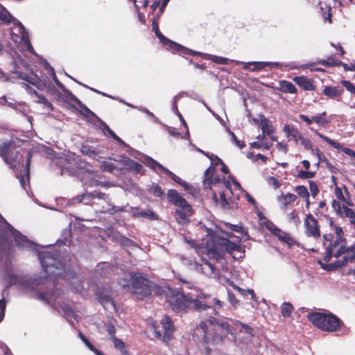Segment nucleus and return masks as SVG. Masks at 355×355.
<instances>
[{
    "mask_svg": "<svg viewBox=\"0 0 355 355\" xmlns=\"http://www.w3.org/2000/svg\"><path fill=\"white\" fill-rule=\"evenodd\" d=\"M207 232V239L206 244L203 242L200 245H196V252L200 255L203 264L194 263V269L209 277L217 278L222 282L221 277H218V272L214 265L206 260L205 256L209 259L220 261L224 259L225 253L230 254L234 259L241 258L243 251L241 247L230 241L227 238L233 236L232 232H225L222 228L214 226L207 227L204 226Z\"/></svg>",
    "mask_w": 355,
    "mask_h": 355,
    "instance_id": "1",
    "label": "nucleus"
},
{
    "mask_svg": "<svg viewBox=\"0 0 355 355\" xmlns=\"http://www.w3.org/2000/svg\"><path fill=\"white\" fill-rule=\"evenodd\" d=\"M336 235H324V245L326 247V255L324 260L329 261L332 257L336 259L342 257V259L337 260L331 263H323L319 261L321 267L327 270H334L344 265L349 261H352L355 257V246L350 248H346L345 240L343 238V231L341 227H336Z\"/></svg>",
    "mask_w": 355,
    "mask_h": 355,
    "instance_id": "2",
    "label": "nucleus"
},
{
    "mask_svg": "<svg viewBox=\"0 0 355 355\" xmlns=\"http://www.w3.org/2000/svg\"><path fill=\"white\" fill-rule=\"evenodd\" d=\"M202 298H206L205 294L196 288L187 294L177 293L167 295V301L175 311H185L187 308L193 306L198 311H203L208 309L215 312L207 301L201 300Z\"/></svg>",
    "mask_w": 355,
    "mask_h": 355,
    "instance_id": "3",
    "label": "nucleus"
},
{
    "mask_svg": "<svg viewBox=\"0 0 355 355\" xmlns=\"http://www.w3.org/2000/svg\"><path fill=\"white\" fill-rule=\"evenodd\" d=\"M119 284L123 287H130L131 291L139 299L152 295L153 292L157 295H162L164 292L161 288L153 284L141 274L124 272L123 277L119 279Z\"/></svg>",
    "mask_w": 355,
    "mask_h": 355,
    "instance_id": "4",
    "label": "nucleus"
},
{
    "mask_svg": "<svg viewBox=\"0 0 355 355\" xmlns=\"http://www.w3.org/2000/svg\"><path fill=\"white\" fill-rule=\"evenodd\" d=\"M167 197L168 201L176 207L177 221L180 224L189 223V218L193 214V210L188 202L173 189L168 190Z\"/></svg>",
    "mask_w": 355,
    "mask_h": 355,
    "instance_id": "5",
    "label": "nucleus"
},
{
    "mask_svg": "<svg viewBox=\"0 0 355 355\" xmlns=\"http://www.w3.org/2000/svg\"><path fill=\"white\" fill-rule=\"evenodd\" d=\"M38 257L42 268L50 277V279H48L46 282L48 286H54V279L51 280V279H53V277L61 276V270L62 268H60L57 264L60 266L62 264L60 263L59 260H57L55 254L52 252H40Z\"/></svg>",
    "mask_w": 355,
    "mask_h": 355,
    "instance_id": "6",
    "label": "nucleus"
},
{
    "mask_svg": "<svg viewBox=\"0 0 355 355\" xmlns=\"http://www.w3.org/2000/svg\"><path fill=\"white\" fill-rule=\"evenodd\" d=\"M308 319L319 329L327 331H335L340 327L338 318L331 314L315 312L308 315Z\"/></svg>",
    "mask_w": 355,
    "mask_h": 355,
    "instance_id": "7",
    "label": "nucleus"
},
{
    "mask_svg": "<svg viewBox=\"0 0 355 355\" xmlns=\"http://www.w3.org/2000/svg\"><path fill=\"white\" fill-rule=\"evenodd\" d=\"M13 26L10 28L11 39L15 43L23 44L24 47L31 53H35L33 48L28 40L24 26L17 19L14 20Z\"/></svg>",
    "mask_w": 355,
    "mask_h": 355,
    "instance_id": "8",
    "label": "nucleus"
},
{
    "mask_svg": "<svg viewBox=\"0 0 355 355\" xmlns=\"http://www.w3.org/2000/svg\"><path fill=\"white\" fill-rule=\"evenodd\" d=\"M160 324L162 325V329H159L155 322L151 323V327L154 331L155 336L163 342H168L172 338L173 332V323L171 319L168 316H166Z\"/></svg>",
    "mask_w": 355,
    "mask_h": 355,
    "instance_id": "9",
    "label": "nucleus"
},
{
    "mask_svg": "<svg viewBox=\"0 0 355 355\" xmlns=\"http://www.w3.org/2000/svg\"><path fill=\"white\" fill-rule=\"evenodd\" d=\"M158 18L155 17L153 20V31L155 32L157 37L159 39L160 42L168 49L174 52H178L180 54L187 53L189 52V49L185 48L173 41L169 40L166 37H165L158 28Z\"/></svg>",
    "mask_w": 355,
    "mask_h": 355,
    "instance_id": "10",
    "label": "nucleus"
},
{
    "mask_svg": "<svg viewBox=\"0 0 355 355\" xmlns=\"http://www.w3.org/2000/svg\"><path fill=\"white\" fill-rule=\"evenodd\" d=\"M218 325L223 329L226 330L227 332L233 335V329L231 328L230 324L226 321L218 322L215 318L210 317L207 320L200 323L197 327V331H202L204 334V339L206 343H208L211 339L209 326Z\"/></svg>",
    "mask_w": 355,
    "mask_h": 355,
    "instance_id": "11",
    "label": "nucleus"
},
{
    "mask_svg": "<svg viewBox=\"0 0 355 355\" xmlns=\"http://www.w3.org/2000/svg\"><path fill=\"white\" fill-rule=\"evenodd\" d=\"M0 156L12 168H15L20 162L19 155L17 154L14 155L12 151V141H6L0 145Z\"/></svg>",
    "mask_w": 355,
    "mask_h": 355,
    "instance_id": "12",
    "label": "nucleus"
},
{
    "mask_svg": "<svg viewBox=\"0 0 355 355\" xmlns=\"http://www.w3.org/2000/svg\"><path fill=\"white\" fill-rule=\"evenodd\" d=\"M304 234L308 238L318 240L321 237L320 226L315 218L311 214L304 220Z\"/></svg>",
    "mask_w": 355,
    "mask_h": 355,
    "instance_id": "13",
    "label": "nucleus"
},
{
    "mask_svg": "<svg viewBox=\"0 0 355 355\" xmlns=\"http://www.w3.org/2000/svg\"><path fill=\"white\" fill-rule=\"evenodd\" d=\"M6 234L8 236H12L16 242L17 245L21 248H28L33 249L35 244L30 241L26 236L22 235L17 230H15L8 223H6Z\"/></svg>",
    "mask_w": 355,
    "mask_h": 355,
    "instance_id": "14",
    "label": "nucleus"
},
{
    "mask_svg": "<svg viewBox=\"0 0 355 355\" xmlns=\"http://www.w3.org/2000/svg\"><path fill=\"white\" fill-rule=\"evenodd\" d=\"M214 167L210 166L207 168L205 173V179H204V184L205 186H211L215 185L216 184H222L224 187L227 191H229L230 193H232V189L231 187V184L228 181L223 180L220 181V178L218 177H215L214 179L212 178L213 173L214 171Z\"/></svg>",
    "mask_w": 355,
    "mask_h": 355,
    "instance_id": "15",
    "label": "nucleus"
},
{
    "mask_svg": "<svg viewBox=\"0 0 355 355\" xmlns=\"http://www.w3.org/2000/svg\"><path fill=\"white\" fill-rule=\"evenodd\" d=\"M266 227L281 241L287 243L288 245H293L295 243V240L289 235V234L281 230L272 223L270 221L266 222Z\"/></svg>",
    "mask_w": 355,
    "mask_h": 355,
    "instance_id": "16",
    "label": "nucleus"
},
{
    "mask_svg": "<svg viewBox=\"0 0 355 355\" xmlns=\"http://www.w3.org/2000/svg\"><path fill=\"white\" fill-rule=\"evenodd\" d=\"M61 292L60 291L56 290L46 293H39L38 298L41 300H44L49 304L52 306L56 307L58 305L60 306L61 301Z\"/></svg>",
    "mask_w": 355,
    "mask_h": 355,
    "instance_id": "17",
    "label": "nucleus"
},
{
    "mask_svg": "<svg viewBox=\"0 0 355 355\" xmlns=\"http://www.w3.org/2000/svg\"><path fill=\"white\" fill-rule=\"evenodd\" d=\"M311 130L313 131L316 135H318L322 140L325 141L327 143H328L329 145H331L334 148L341 150L342 151H343L345 154L348 155L349 156L355 157V152L353 150L348 148L342 147L340 144H339L338 142H337L333 139H331L330 138H329L328 137H327L325 135H323L322 134L319 132L318 130H313L312 128H311Z\"/></svg>",
    "mask_w": 355,
    "mask_h": 355,
    "instance_id": "18",
    "label": "nucleus"
},
{
    "mask_svg": "<svg viewBox=\"0 0 355 355\" xmlns=\"http://www.w3.org/2000/svg\"><path fill=\"white\" fill-rule=\"evenodd\" d=\"M182 55H200L204 59L209 60L216 63L220 64H227L229 61V60L227 58H225L223 57L210 55V54H207V53H202L200 52L192 51L191 49H189V52L187 53H183Z\"/></svg>",
    "mask_w": 355,
    "mask_h": 355,
    "instance_id": "19",
    "label": "nucleus"
},
{
    "mask_svg": "<svg viewBox=\"0 0 355 355\" xmlns=\"http://www.w3.org/2000/svg\"><path fill=\"white\" fill-rule=\"evenodd\" d=\"M82 181L89 186L101 185V182L98 181L96 178V173L89 168H86L85 174H83Z\"/></svg>",
    "mask_w": 355,
    "mask_h": 355,
    "instance_id": "20",
    "label": "nucleus"
},
{
    "mask_svg": "<svg viewBox=\"0 0 355 355\" xmlns=\"http://www.w3.org/2000/svg\"><path fill=\"white\" fill-rule=\"evenodd\" d=\"M284 132L288 141L294 140L295 142H298V139L302 136L297 128L289 125H284Z\"/></svg>",
    "mask_w": 355,
    "mask_h": 355,
    "instance_id": "21",
    "label": "nucleus"
},
{
    "mask_svg": "<svg viewBox=\"0 0 355 355\" xmlns=\"http://www.w3.org/2000/svg\"><path fill=\"white\" fill-rule=\"evenodd\" d=\"M260 118V127L263 135H271L274 132V128L271 122L267 119L262 114H259Z\"/></svg>",
    "mask_w": 355,
    "mask_h": 355,
    "instance_id": "22",
    "label": "nucleus"
},
{
    "mask_svg": "<svg viewBox=\"0 0 355 355\" xmlns=\"http://www.w3.org/2000/svg\"><path fill=\"white\" fill-rule=\"evenodd\" d=\"M297 198V196L291 193L286 194H281L277 196V199L281 205L282 209H286L287 206L293 202Z\"/></svg>",
    "mask_w": 355,
    "mask_h": 355,
    "instance_id": "23",
    "label": "nucleus"
},
{
    "mask_svg": "<svg viewBox=\"0 0 355 355\" xmlns=\"http://www.w3.org/2000/svg\"><path fill=\"white\" fill-rule=\"evenodd\" d=\"M323 94L331 98L339 97L343 93V89L338 87L326 86L323 89Z\"/></svg>",
    "mask_w": 355,
    "mask_h": 355,
    "instance_id": "24",
    "label": "nucleus"
},
{
    "mask_svg": "<svg viewBox=\"0 0 355 355\" xmlns=\"http://www.w3.org/2000/svg\"><path fill=\"white\" fill-rule=\"evenodd\" d=\"M293 80L297 85L304 89L305 90L314 89V85L312 81L304 76H297L294 78Z\"/></svg>",
    "mask_w": 355,
    "mask_h": 355,
    "instance_id": "25",
    "label": "nucleus"
},
{
    "mask_svg": "<svg viewBox=\"0 0 355 355\" xmlns=\"http://www.w3.org/2000/svg\"><path fill=\"white\" fill-rule=\"evenodd\" d=\"M252 65H253V68L250 69L251 71H259L263 69L266 67L269 66L271 68L273 67H279L282 66V64L279 62H252Z\"/></svg>",
    "mask_w": 355,
    "mask_h": 355,
    "instance_id": "26",
    "label": "nucleus"
},
{
    "mask_svg": "<svg viewBox=\"0 0 355 355\" xmlns=\"http://www.w3.org/2000/svg\"><path fill=\"white\" fill-rule=\"evenodd\" d=\"M15 19L6 8H0V23L6 24H13Z\"/></svg>",
    "mask_w": 355,
    "mask_h": 355,
    "instance_id": "27",
    "label": "nucleus"
},
{
    "mask_svg": "<svg viewBox=\"0 0 355 355\" xmlns=\"http://www.w3.org/2000/svg\"><path fill=\"white\" fill-rule=\"evenodd\" d=\"M198 150L199 152L202 153V154L205 155L206 156H207L210 159L211 164L213 165L217 166L218 164H220L221 165V171L224 173H227L228 172L227 167L223 164L222 160L220 159H219L217 156H214V155H209V154L205 153L204 151H202L200 149H198Z\"/></svg>",
    "mask_w": 355,
    "mask_h": 355,
    "instance_id": "28",
    "label": "nucleus"
},
{
    "mask_svg": "<svg viewBox=\"0 0 355 355\" xmlns=\"http://www.w3.org/2000/svg\"><path fill=\"white\" fill-rule=\"evenodd\" d=\"M164 173L168 175L174 182H175L176 183H178L180 185H181L182 187H183L184 188V189L189 190L190 189V186L187 182L182 180L180 178L177 176L175 174H174L171 171H170L168 169H167V168L164 169Z\"/></svg>",
    "mask_w": 355,
    "mask_h": 355,
    "instance_id": "29",
    "label": "nucleus"
},
{
    "mask_svg": "<svg viewBox=\"0 0 355 355\" xmlns=\"http://www.w3.org/2000/svg\"><path fill=\"white\" fill-rule=\"evenodd\" d=\"M144 163L148 166L149 168H152L153 170L155 171L156 168H159L164 173V169H166L164 166H162L161 164L157 162L156 160L152 159L151 157H147L146 159V161L144 162Z\"/></svg>",
    "mask_w": 355,
    "mask_h": 355,
    "instance_id": "30",
    "label": "nucleus"
},
{
    "mask_svg": "<svg viewBox=\"0 0 355 355\" xmlns=\"http://www.w3.org/2000/svg\"><path fill=\"white\" fill-rule=\"evenodd\" d=\"M280 86L282 90L284 92H288L290 94H295L297 92V89L292 83L283 80L280 83Z\"/></svg>",
    "mask_w": 355,
    "mask_h": 355,
    "instance_id": "31",
    "label": "nucleus"
},
{
    "mask_svg": "<svg viewBox=\"0 0 355 355\" xmlns=\"http://www.w3.org/2000/svg\"><path fill=\"white\" fill-rule=\"evenodd\" d=\"M226 282L230 283V284L231 286H232L240 293V295H241L243 296H245L248 294H250L251 295L252 300H255V293H254L253 290H252V289H248V290L243 289V288H241L234 285L232 282H230L228 279H226Z\"/></svg>",
    "mask_w": 355,
    "mask_h": 355,
    "instance_id": "32",
    "label": "nucleus"
},
{
    "mask_svg": "<svg viewBox=\"0 0 355 355\" xmlns=\"http://www.w3.org/2000/svg\"><path fill=\"white\" fill-rule=\"evenodd\" d=\"M205 296H206V298H202L201 300L207 301V303L211 305V307L215 310V312H213L211 310L208 309H206L205 311H209L211 313H213L214 315L217 314L216 309L213 308V306H212L213 304L218 305L219 307H222L223 305V302L217 298H214L211 301V300H209L210 297L208 295H205Z\"/></svg>",
    "mask_w": 355,
    "mask_h": 355,
    "instance_id": "33",
    "label": "nucleus"
},
{
    "mask_svg": "<svg viewBox=\"0 0 355 355\" xmlns=\"http://www.w3.org/2000/svg\"><path fill=\"white\" fill-rule=\"evenodd\" d=\"M186 94H187L185 92H181V93L178 94V95H176L175 96H174V98H173V105H172V110L178 116L179 119H182V114L178 109V101L180 98H181Z\"/></svg>",
    "mask_w": 355,
    "mask_h": 355,
    "instance_id": "34",
    "label": "nucleus"
},
{
    "mask_svg": "<svg viewBox=\"0 0 355 355\" xmlns=\"http://www.w3.org/2000/svg\"><path fill=\"white\" fill-rule=\"evenodd\" d=\"M78 336L80 338L83 340L85 345L93 352L95 353L96 355H103L102 352L94 347L93 345L87 340V338L81 333L79 332Z\"/></svg>",
    "mask_w": 355,
    "mask_h": 355,
    "instance_id": "35",
    "label": "nucleus"
},
{
    "mask_svg": "<svg viewBox=\"0 0 355 355\" xmlns=\"http://www.w3.org/2000/svg\"><path fill=\"white\" fill-rule=\"evenodd\" d=\"M125 164L130 168L138 173H141L143 170V166L140 164L130 159L127 158Z\"/></svg>",
    "mask_w": 355,
    "mask_h": 355,
    "instance_id": "36",
    "label": "nucleus"
},
{
    "mask_svg": "<svg viewBox=\"0 0 355 355\" xmlns=\"http://www.w3.org/2000/svg\"><path fill=\"white\" fill-rule=\"evenodd\" d=\"M226 191H223L220 194L219 199H217L216 195L215 193L213 194V198L218 205H219L221 207L225 208L228 205V201L226 198Z\"/></svg>",
    "mask_w": 355,
    "mask_h": 355,
    "instance_id": "37",
    "label": "nucleus"
},
{
    "mask_svg": "<svg viewBox=\"0 0 355 355\" xmlns=\"http://www.w3.org/2000/svg\"><path fill=\"white\" fill-rule=\"evenodd\" d=\"M105 196V193H97V192H94V193H85V194L83 195L81 201L83 202L85 204H87L88 203V200H89L90 199H92V198H103Z\"/></svg>",
    "mask_w": 355,
    "mask_h": 355,
    "instance_id": "38",
    "label": "nucleus"
},
{
    "mask_svg": "<svg viewBox=\"0 0 355 355\" xmlns=\"http://www.w3.org/2000/svg\"><path fill=\"white\" fill-rule=\"evenodd\" d=\"M298 141H300L301 145H302L305 149L311 150V153L314 152L313 145L309 139L302 135L298 139Z\"/></svg>",
    "mask_w": 355,
    "mask_h": 355,
    "instance_id": "39",
    "label": "nucleus"
},
{
    "mask_svg": "<svg viewBox=\"0 0 355 355\" xmlns=\"http://www.w3.org/2000/svg\"><path fill=\"white\" fill-rule=\"evenodd\" d=\"M321 10H324V12L322 14V18L324 21L327 20L329 23H331V8L328 6L327 4H324V7H323V4L322 3H320Z\"/></svg>",
    "mask_w": 355,
    "mask_h": 355,
    "instance_id": "40",
    "label": "nucleus"
},
{
    "mask_svg": "<svg viewBox=\"0 0 355 355\" xmlns=\"http://www.w3.org/2000/svg\"><path fill=\"white\" fill-rule=\"evenodd\" d=\"M293 306L288 302H284L282 304V314L284 317L288 318L291 315Z\"/></svg>",
    "mask_w": 355,
    "mask_h": 355,
    "instance_id": "41",
    "label": "nucleus"
},
{
    "mask_svg": "<svg viewBox=\"0 0 355 355\" xmlns=\"http://www.w3.org/2000/svg\"><path fill=\"white\" fill-rule=\"evenodd\" d=\"M234 324L236 327H240L241 329L240 330L241 332H244L247 334L249 336H252V329L248 324H243L239 321H234Z\"/></svg>",
    "mask_w": 355,
    "mask_h": 355,
    "instance_id": "42",
    "label": "nucleus"
},
{
    "mask_svg": "<svg viewBox=\"0 0 355 355\" xmlns=\"http://www.w3.org/2000/svg\"><path fill=\"white\" fill-rule=\"evenodd\" d=\"M326 112H324L320 114H318L316 116H313L312 117L313 122H315L319 125H323L325 123H327V120L325 119Z\"/></svg>",
    "mask_w": 355,
    "mask_h": 355,
    "instance_id": "43",
    "label": "nucleus"
},
{
    "mask_svg": "<svg viewBox=\"0 0 355 355\" xmlns=\"http://www.w3.org/2000/svg\"><path fill=\"white\" fill-rule=\"evenodd\" d=\"M226 226H227L232 231L240 233L241 234V239H243L244 236H248L246 232L244 230L243 227L241 225L226 224Z\"/></svg>",
    "mask_w": 355,
    "mask_h": 355,
    "instance_id": "44",
    "label": "nucleus"
},
{
    "mask_svg": "<svg viewBox=\"0 0 355 355\" xmlns=\"http://www.w3.org/2000/svg\"><path fill=\"white\" fill-rule=\"evenodd\" d=\"M295 191L302 198H308L309 197L308 189L304 186H297L295 189Z\"/></svg>",
    "mask_w": 355,
    "mask_h": 355,
    "instance_id": "45",
    "label": "nucleus"
},
{
    "mask_svg": "<svg viewBox=\"0 0 355 355\" xmlns=\"http://www.w3.org/2000/svg\"><path fill=\"white\" fill-rule=\"evenodd\" d=\"M17 75L18 78H19L21 80H24L28 83H31L32 85H35V78L31 77L28 76L27 74L22 73V72H17Z\"/></svg>",
    "mask_w": 355,
    "mask_h": 355,
    "instance_id": "46",
    "label": "nucleus"
},
{
    "mask_svg": "<svg viewBox=\"0 0 355 355\" xmlns=\"http://www.w3.org/2000/svg\"><path fill=\"white\" fill-rule=\"evenodd\" d=\"M228 133L230 134V135L231 136V138H232V141L233 143H234V144L238 146L239 148H242L243 146H244V143L239 141L237 137H236V135H234V133L233 132H232L229 128L227 129Z\"/></svg>",
    "mask_w": 355,
    "mask_h": 355,
    "instance_id": "47",
    "label": "nucleus"
},
{
    "mask_svg": "<svg viewBox=\"0 0 355 355\" xmlns=\"http://www.w3.org/2000/svg\"><path fill=\"white\" fill-rule=\"evenodd\" d=\"M288 217L289 221L294 223L295 225H298L300 223V220L295 211H293L290 214H288Z\"/></svg>",
    "mask_w": 355,
    "mask_h": 355,
    "instance_id": "48",
    "label": "nucleus"
},
{
    "mask_svg": "<svg viewBox=\"0 0 355 355\" xmlns=\"http://www.w3.org/2000/svg\"><path fill=\"white\" fill-rule=\"evenodd\" d=\"M315 173L312 171H300L297 177L302 179H309L315 176Z\"/></svg>",
    "mask_w": 355,
    "mask_h": 355,
    "instance_id": "49",
    "label": "nucleus"
},
{
    "mask_svg": "<svg viewBox=\"0 0 355 355\" xmlns=\"http://www.w3.org/2000/svg\"><path fill=\"white\" fill-rule=\"evenodd\" d=\"M341 84L348 92L355 96V85H354V84L348 80H342Z\"/></svg>",
    "mask_w": 355,
    "mask_h": 355,
    "instance_id": "50",
    "label": "nucleus"
},
{
    "mask_svg": "<svg viewBox=\"0 0 355 355\" xmlns=\"http://www.w3.org/2000/svg\"><path fill=\"white\" fill-rule=\"evenodd\" d=\"M150 190H151V192L155 196H157V197H162L164 196V192L162 189V188L155 184V185H153L150 188Z\"/></svg>",
    "mask_w": 355,
    "mask_h": 355,
    "instance_id": "51",
    "label": "nucleus"
},
{
    "mask_svg": "<svg viewBox=\"0 0 355 355\" xmlns=\"http://www.w3.org/2000/svg\"><path fill=\"white\" fill-rule=\"evenodd\" d=\"M135 215H137L138 216H141V217H147L149 218H154L155 216V214L150 210H147V211L142 210V211H140L138 213L135 214Z\"/></svg>",
    "mask_w": 355,
    "mask_h": 355,
    "instance_id": "52",
    "label": "nucleus"
},
{
    "mask_svg": "<svg viewBox=\"0 0 355 355\" xmlns=\"http://www.w3.org/2000/svg\"><path fill=\"white\" fill-rule=\"evenodd\" d=\"M227 297H228L229 302L233 306L236 307L239 305V301L236 298V297L234 295V294L232 292H230V291H227Z\"/></svg>",
    "mask_w": 355,
    "mask_h": 355,
    "instance_id": "53",
    "label": "nucleus"
},
{
    "mask_svg": "<svg viewBox=\"0 0 355 355\" xmlns=\"http://www.w3.org/2000/svg\"><path fill=\"white\" fill-rule=\"evenodd\" d=\"M267 181L268 184L273 187L275 189H277L281 186V182L279 181V180L274 177L268 178Z\"/></svg>",
    "mask_w": 355,
    "mask_h": 355,
    "instance_id": "54",
    "label": "nucleus"
},
{
    "mask_svg": "<svg viewBox=\"0 0 355 355\" xmlns=\"http://www.w3.org/2000/svg\"><path fill=\"white\" fill-rule=\"evenodd\" d=\"M309 189L313 197H315L318 193V185L313 181L309 182Z\"/></svg>",
    "mask_w": 355,
    "mask_h": 355,
    "instance_id": "55",
    "label": "nucleus"
},
{
    "mask_svg": "<svg viewBox=\"0 0 355 355\" xmlns=\"http://www.w3.org/2000/svg\"><path fill=\"white\" fill-rule=\"evenodd\" d=\"M112 340L114 342V346L116 348L119 349V350L122 351L124 350V343L121 340L118 339L115 336H113V338Z\"/></svg>",
    "mask_w": 355,
    "mask_h": 355,
    "instance_id": "56",
    "label": "nucleus"
},
{
    "mask_svg": "<svg viewBox=\"0 0 355 355\" xmlns=\"http://www.w3.org/2000/svg\"><path fill=\"white\" fill-rule=\"evenodd\" d=\"M51 77L53 78V80H54V82L55 83L56 85L60 88L62 90H64V86L63 85V84L56 77V75H55V73L54 71V69L51 68Z\"/></svg>",
    "mask_w": 355,
    "mask_h": 355,
    "instance_id": "57",
    "label": "nucleus"
},
{
    "mask_svg": "<svg viewBox=\"0 0 355 355\" xmlns=\"http://www.w3.org/2000/svg\"><path fill=\"white\" fill-rule=\"evenodd\" d=\"M137 109L142 112H144L145 114H146L147 115H148L149 116L155 119V121H158V119L157 117H155V116L154 115V114L151 112H150L148 109H146V107H137Z\"/></svg>",
    "mask_w": 355,
    "mask_h": 355,
    "instance_id": "58",
    "label": "nucleus"
},
{
    "mask_svg": "<svg viewBox=\"0 0 355 355\" xmlns=\"http://www.w3.org/2000/svg\"><path fill=\"white\" fill-rule=\"evenodd\" d=\"M40 103L44 104L50 110H53V105L44 96H39V101Z\"/></svg>",
    "mask_w": 355,
    "mask_h": 355,
    "instance_id": "59",
    "label": "nucleus"
},
{
    "mask_svg": "<svg viewBox=\"0 0 355 355\" xmlns=\"http://www.w3.org/2000/svg\"><path fill=\"white\" fill-rule=\"evenodd\" d=\"M69 97L80 107L86 108V107L80 102V101L78 98H77L73 94L69 92Z\"/></svg>",
    "mask_w": 355,
    "mask_h": 355,
    "instance_id": "60",
    "label": "nucleus"
},
{
    "mask_svg": "<svg viewBox=\"0 0 355 355\" xmlns=\"http://www.w3.org/2000/svg\"><path fill=\"white\" fill-rule=\"evenodd\" d=\"M101 168L103 171H107L109 172H112L114 169V166L113 164L110 163V162H104L101 165Z\"/></svg>",
    "mask_w": 355,
    "mask_h": 355,
    "instance_id": "61",
    "label": "nucleus"
},
{
    "mask_svg": "<svg viewBox=\"0 0 355 355\" xmlns=\"http://www.w3.org/2000/svg\"><path fill=\"white\" fill-rule=\"evenodd\" d=\"M313 154H315L318 159V161L319 162H322L324 159V154L322 153V151L320 150H319L318 148H315L314 149V152L312 153Z\"/></svg>",
    "mask_w": 355,
    "mask_h": 355,
    "instance_id": "62",
    "label": "nucleus"
},
{
    "mask_svg": "<svg viewBox=\"0 0 355 355\" xmlns=\"http://www.w3.org/2000/svg\"><path fill=\"white\" fill-rule=\"evenodd\" d=\"M277 148L279 150L282 151L284 153H286L288 150L287 145L282 142H278L277 144Z\"/></svg>",
    "mask_w": 355,
    "mask_h": 355,
    "instance_id": "63",
    "label": "nucleus"
},
{
    "mask_svg": "<svg viewBox=\"0 0 355 355\" xmlns=\"http://www.w3.org/2000/svg\"><path fill=\"white\" fill-rule=\"evenodd\" d=\"M299 117L301 120L304 121L307 125H310L313 123L312 119H309L308 116H306L304 114H300Z\"/></svg>",
    "mask_w": 355,
    "mask_h": 355,
    "instance_id": "64",
    "label": "nucleus"
}]
</instances>
